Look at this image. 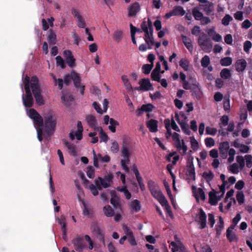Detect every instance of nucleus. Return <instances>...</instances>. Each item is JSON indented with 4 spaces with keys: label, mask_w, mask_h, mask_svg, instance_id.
Masks as SVG:
<instances>
[{
    "label": "nucleus",
    "mask_w": 252,
    "mask_h": 252,
    "mask_svg": "<svg viewBox=\"0 0 252 252\" xmlns=\"http://www.w3.org/2000/svg\"><path fill=\"white\" fill-rule=\"evenodd\" d=\"M29 116L33 120L37 131V138L39 141H42L43 135L45 138L48 139L54 134L57 125V118L53 112L49 111L44 116V122L43 118L33 108L29 110Z\"/></svg>",
    "instance_id": "obj_1"
},
{
    "label": "nucleus",
    "mask_w": 252,
    "mask_h": 252,
    "mask_svg": "<svg viewBox=\"0 0 252 252\" xmlns=\"http://www.w3.org/2000/svg\"><path fill=\"white\" fill-rule=\"evenodd\" d=\"M141 28L143 32H145L144 40L146 44L148 45V48L151 49L150 44H154V39L153 37L154 29L153 27V23L150 18L148 21L144 20L141 24Z\"/></svg>",
    "instance_id": "obj_2"
},
{
    "label": "nucleus",
    "mask_w": 252,
    "mask_h": 252,
    "mask_svg": "<svg viewBox=\"0 0 252 252\" xmlns=\"http://www.w3.org/2000/svg\"><path fill=\"white\" fill-rule=\"evenodd\" d=\"M31 87L32 94L35 99L36 102L39 105H42L44 104V100L41 94L39 80L37 76H33L31 78Z\"/></svg>",
    "instance_id": "obj_3"
},
{
    "label": "nucleus",
    "mask_w": 252,
    "mask_h": 252,
    "mask_svg": "<svg viewBox=\"0 0 252 252\" xmlns=\"http://www.w3.org/2000/svg\"><path fill=\"white\" fill-rule=\"evenodd\" d=\"M151 193L152 195L158 200L160 204L163 207H164L165 211L167 212V213L170 217V218L171 219H173V215L172 214V212L171 210L170 207L169 205L167 200L166 199L165 196L163 195L161 191L160 190H159L158 189L156 190L151 192Z\"/></svg>",
    "instance_id": "obj_4"
},
{
    "label": "nucleus",
    "mask_w": 252,
    "mask_h": 252,
    "mask_svg": "<svg viewBox=\"0 0 252 252\" xmlns=\"http://www.w3.org/2000/svg\"><path fill=\"white\" fill-rule=\"evenodd\" d=\"M198 43L201 48L206 52H210L213 47L211 40L207 37V35L202 33L201 36L198 39Z\"/></svg>",
    "instance_id": "obj_5"
},
{
    "label": "nucleus",
    "mask_w": 252,
    "mask_h": 252,
    "mask_svg": "<svg viewBox=\"0 0 252 252\" xmlns=\"http://www.w3.org/2000/svg\"><path fill=\"white\" fill-rule=\"evenodd\" d=\"M190 80L191 82L184 83V88L186 90H191L192 92V95L196 96L200 92L199 83L192 77L190 78Z\"/></svg>",
    "instance_id": "obj_6"
},
{
    "label": "nucleus",
    "mask_w": 252,
    "mask_h": 252,
    "mask_svg": "<svg viewBox=\"0 0 252 252\" xmlns=\"http://www.w3.org/2000/svg\"><path fill=\"white\" fill-rule=\"evenodd\" d=\"M91 229L93 234L96 236L99 241L104 244V233L101 230L97 222L93 223L91 224Z\"/></svg>",
    "instance_id": "obj_7"
},
{
    "label": "nucleus",
    "mask_w": 252,
    "mask_h": 252,
    "mask_svg": "<svg viewBox=\"0 0 252 252\" xmlns=\"http://www.w3.org/2000/svg\"><path fill=\"white\" fill-rule=\"evenodd\" d=\"M72 243L75 250L78 252H82L87 246L83 237L79 236L72 240Z\"/></svg>",
    "instance_id": "obj_8"
},
{
    "label": "nucleus",
    "mask_w": 252,
    "mask_h": 252,
    "mask_svg": "<svg viewBox=\"0 0 252 252\" xmlns=\"http://www.w3.org/2000/svg\"><path fill=\"white\" fill-rule=\"evenodd\" d=\"M139 84L140 86L139 87L135 88L136 90H142L143 91H148L150 90H154L153 85L151 83L150 80L148 78H144L141 79Z\"/></svg>",
    "instance_id": "obj_9"
},
{
    "label": "nucleus",
    "mask_w": 252,
    "mask_h": 252,
    "mask_svg": "<svg viewBox=\"0 0 252 252\" xmlns=\"http://www.w3.org/2000/svg\"><path fill=\"white\" fill-rule=\"evenodd\" d=\"M63 55L65 60L66 63L71 68L75 66V59L72 55L70 50H66L63 51Z\"/></svg>",
    "instance_id": "obj_10"
},
{
    "label": "nucleus",
    "mask_w": 252,
    "mask_h": 252,
    "mask_svg": "<svg viewBox=\"0 0 252 252\" xmlns=\"http://www.w3.org/2000/svg\"><path fill=\"white\" fill-rule=\"evenodd\" d=\"M113 177L114 176L113 174L109 173L107 175H105L104 178L98 177L97 180L101 184L103 188L106 189L109 188L110 186V185L112 183Z\"/></svg>",
    "instance_id": "obj_11"
},
{
    "label": "nucleus",
    "mask_w": 252,
    "mask_h": 252,
    "mask_svg": "<svg viewBox=\"0 0 252 252\" xmlns=\"http://www.w3.org/2000/svg\"><path fill=\"white\" fill-rule=\"evenodd\" d=\"M179 136V135L178 133L174 132V141L176 142L177 148L179 151L182 150V152L181 153L184 155L187 150V147L185 145L183 140L180 141Z\"/></svg>",
    "instance_id": "obj_12"
},
{
    "label": "nucleus",
    "mask_w": 252,
    "mask_h": 252,
    "mask_svg": "<svg viewBox=\"0 0 252 252\" xmlns=\"http://www.w3.org/2000/svg\"><path fill=\"white\" fill-rule=\"evenodd\" d=\"M140 10V5L138 2L131 4L128 8V16L133 17L136 15Z\"/></svg>",
    "instance_id": "obj_13"
},
{
    "label": "nucleus",
    "mask_w": 252,
    "mask_h": 252,
    "mask_svg": "<svg viewBox=\"0 0 252 252\" xmlns=\"http://www.w3.org/2000/svg\"><path fill=\"white\" fill-rule=\"evenodd\" d=\"M219 148L221 157L223 159L226 158L227 157L228 151L229 148V143L227 141L220 143Z\"/></svg>",
    "instance_id": "obj_14"
},
{
    "label": "nucleus",
    "mask_w": 252,
    "mask_h": 252,
    "mask_svg": "<svg viewBox=\"0 0 252 252\" xmlns=\"http://www.w3.org/2000/svg\"><path fill=\"white\" fill-rule=\"evenodd\" d=\"M164 123L167 130L166 137L168 138V136L173 137V135L170 128L171 127L173 129V114L171 115V120H169L168 119H165Z\"/></svg>",
    "instance_id": "obj_15"
},
{
    "label": "nucleus",
    "mask_w": 252,
    "mask_h": 252,
    "mask_svg": "<svg viewBox=\"0 0 252 252\" xmlns=\"http://www.w3.org/2000/svg\"><path fill=\"white\" fill-rule=\"evenodd\" d=\"M154 108V105L151 103L143 104L140 108L137 109L136 111V115L137 116H140L144 112H150L152 111Z\"/></svg>",
    "instance_id": "obj_16"
},
{
    "label": "nucleus",
    "mask_w": 252,
    "mask_h": 252,
    "mask_svg": "<svg viewBox=\"0 0 252 252\" xmlns=\"http://www.w3.org/2000/svg\"><path fill=\"white\" fill-rule=\"evenodd\" d=\"M187 252L179 238L174 235V252Z\"/></svg>",
    "instance_id": "obj_17"
},
{
    "label": "nucleus",
    "mask_w": 252,
    "mask_h": 252,
    "mask_svg": "<svg viewBox=\"0 0 252 252\" xmlns=\"http://www.w3.org/2000/svg\"><path fill=\"white\" fill-rule=\"evenodd\" d=\"M197 222L200 225V229H203L206 226V215L202 209H200L199 210Z\"/></svg>",
    "instance_id": "obj_18"
},
{
    "label": "nucleus",
    "mask_w": 252,
    "mask_h": 252,
    "mask_svg": "<svg viewBox=\"0 0 252 252\" xmlns=\"http://www.w3.org/2000/svg\"><path fill=\"white\" fill-rule=\"evenodd\" d=\"M199 7L201 9H202L208 15H210L214 10V5L211 2L201 3L199 5Z\"/></svg>",
    "instance_id": "obj_19"
},
{
    "label": "nucleus",
    "mask_w": 252,
    "mask_h": 252,
    "mask_svg": "<svg viewBox=\"0 0 252 252\" xmlns=\"http://www.w3.org/2000/svg\"><path fill=\"white\" fill-rule=\"evenodd\" d=\"M158 121L154 119H151L146 123L147 127L151 132H156L158 131Z\"/></svg>",
    "instance_id": "obj_20"
},
{
    "label": "nucleus",
    "mask_w": 252,
    "mask_h": 252,
    "mask_svg": "<svg viewBox=\"0 0 252 252\" xmlns=\"http://www.w3.org/2000/svg\"><path fill=\"white\" fill-rule=\"evenodd\" d=\"M63 144L67 148L68 153L70 155L75 156L77 155L76 146L72 143H70L65 140H63Z\"/></svg>",
    "instance_id": "obj_21"
},
{
    "label": "nucleus",
    "mask_w": 252,
    "mask_h": 252,
    "mask_svg": "<svg viewBox=\"0 0 252 252\" xmlns=\"http://www.w3.org/2000/svg\"><path fill=\"white\" fill-rule=\"evenodd\" d=\"M22 100L24 105L27 108H31L33 105V98L32 96H24V94H23Z\"/></svg>",
    "instance_id": "obj_22"
},
{
    "label": "nucleus",
    "mask_w": 252,
    "mask_h": 252,
    "mask_svg": "<svg viewBox=\"0 0 252 252\" xmlns=\"http://www.w3.org/2000/svg\"><path fill=\"white\" fill-rule=\"evenodd\" d=\"M58 222L62 226L63 238H64L66 235V223L65 217L63 216H61L60 218H58Z\"/></svg>",
    "instance_id": "obj_23"
},
{
    "label": "nucleus",
    "mask_w": 252,
    "mask_h": 252,
    "mask_svg": "<svg viewBox=\"0 0 252 252\" xmlns=\"http://www.w3.org/2000/svg\"><path fill=\"white\" fill-rule=\"evenodd\" d=\"M247 63L245 60H239L235 63L236 70L238 72H243L246 68Z\"/></svg>",
    "instance_id": "obj_24"
},
{
    "label": "nucleus",
    "mask_w": 252,
    "mask_h": 252,
    "mask_svg": "<svg viewBox=\"0 0 252 252\" xmlns=\"http://www.w3.org/2000/svg\"><path fill=\"white\" fill-rule=\"evenodd\" d=\"M71 75H72V80L73 81L75 87L79 88L81 84V78L80 76L74 71L71 72Z\"/></svg>",
    "instance_id": "obj_25"
},
{
    "label": "nucleus",
    "mask_w": 252,
    "mask_h": 252,
    "mask_svg": "<svg viewBox=\"0 0 252 252\" xmlns=\"http://www.w3.org/2000/svg\"><path fill=\"white\" fill-rule=\"evenodd\" d=\"M61 99L66 106H68L70 105V102L74 100V98L72 95L63 94L61 96Z\"/></svg>",
    "instance_id": "obj_26"
},
{
    "label": "nucleus",
    "mask_w": 252,
    "mask_h": 252,
    "mask_svg": "<svg viewBox=\"0 0 252 252\" xmlns=\"http://www.w3.org/2000/svg\"><path fill=\"white\" fill-rule=\"evenodd\" d=\"M86 120L88 125L91 127H94L97 125V122L95 117L93 115H87L86 117Z\"/></svg>",
    "instance_id": "obj_27"
},
{
    "label": "nucleus",
    "mask_w": 252,
    "mask_h": 252,
    "mask_svg": "<svg viewBox=\"0 0 252 252\" xmlns=\"http://www.w3.org/2000/svg\"><path fill=\"white\" fill-rule=\"evenodd\" d=\"M194 196L197 201H198L199 198H200L202 200H204L205 199V193L201 188H198L195 191H194Z\"/></svg>",
    "instance_id": "obj_28"
},
{
    "label": "nucleus",
    "mask_w": 252,
    "mask_h": 252,
    "mask_svg": "<svg viewBox=\"0 0 252 252\" xmlns=\"http://www.w3.org/2000/svg\"><path fill=\"white\" fill-rule=\"evenodd\" d=\"M95 129L97 130L99 132L100 142H106L108 140V137L102 128L101 127H97L95 128Z\"/></svg>",
    "instance_id": "obj_29"
},
{
    "label": "nucleus",
    "mask_w": 252,
    "mask_h": 252,
    "mask_svg": "<svg viewBox=\"0 0 252 252\" xmlns=\"http://www.w3.org/2000/svg\"><path fill=\"white\" fill-rule=\"evenodd\" d=\"M130 206L132 210H133L136 212H139L141 209L140 202L137 199L133 200L131 202Z\"/></svg>",
    "instance_id": "obj_30"
},
{
    "label": "nucleus",
    "mask_w": 252,
    "mask_h": 252,
    "mask_svg": "<svg viewBox=\"0 0 252 252\" xmlns=\"http://www.w3.org/2000/svg\"><path fill=\"white\" fill-rule=\"evenodd\" d=\"M48 35V41L50 44H55L56 43V35L52 30H50Z\"/></svg>",
    "instance_id": "obj_31"
},
{
    "label": "nucleus",
    "mask_w": 252,
    "mask_h": 252,
    "mask_svg": "<svg viewBox=\"0 0 252 252\" xmlns=\"http://www.w3.org/2000/svg\"><path fill=\"white\" fill-rule=\"evenodd\" d=\"M182 39L185 45L186 46L190 52H191L193 50V47L191 44V40L186 36H182Z\"/></svg>",
    "instance_id": "obj_32"
},
{
    "label": "nucleus",
    "mask_w": 252,
    "mask_h": 252,
    "mask_svg": "<svg viewBox=\"0 0 252 252\" xmlns=\"http://www.w3.org/2000/svg\"><path fill=\"white\" fill-rule=\"evenodd\" d=\"M220 76L222 79H228L231 77V74L228 69L223 68L220 72Z\"/></svg>",
    "instance_id": "obj_33"
},
{
    "label": "nucleus",
    "mask_w": 252,
    "mask_h": 252,
    "mask_svg": "<svg viewBox=\"0 0 252 252\" xmlns=\"http://www.w3.org/2000/svg\"><path fill=\"white\" fill-rule=\"evenodd\" d=\"M163 182L164 186V187L166 189V190L167 191V193L170 198L171 203L173 206V196L172 195V193L170 190L169 184H168V182L165 180H163Z\"/></svg>",
    "instance_id": "obj_34"
},
{
    "label": "nucleus",
    "mask_w": 252,
    "mask_h": 252,
    "mask_svg": "<svg viewBox=\"0 0 252 252\" xmlns=\"http://www.w3.org/2000/svg\"><path fill=\"white\" fill-rule=\"evenodd\" d=\"M103 212L105 215L108 217H112L114 214L113 209L110 205H107L103 207Z\"/></svg>",
    "instance_id": "obj_35"
},
{
    "label": "nucleus",
    "mask_w": 252,
    "mask_h": 252,
    "mask_svg": "<svg viewBox=\"0 0 252 252\" xmlns=\"http://www.w3.org/2000/svg\"><path fill=\"white\" fill-rule=\"evenodd\" d=\"M192 14L196 20H199L203 16V14L199 11L197 7H194L192 9Z\"/></svg>",
    "instance_id": "obj_36"
},
{
    "label": "nucleus",
    "mask_w": 252,
    "mask_h": 252,
    "mask_svg": "<svg viewBox=\"0 0 252 252\" xmlns=\"http://www.w3.org/2000/svg\"><path fill=\"white\" fill-rule=\"evenodd\" d=\"M209 202L212 205H215L218 203V199L215 193L210 192L209 194Z\"/></svg>",
    "instance_id": "obj_37"
},
{
    "label": "nucleus",
    "mask_w": 252,
    "mask_h": 252,
    "mask_svg": "<svg viewBox=\"0 0 252 252\" xmlns=\"http://www.w3.org/2000/svg\"><path fill=\"white\" fill-rule=\"evenodd\" d=\"M110 125L109 126V129L112 132L114 133L116 132V126H119V123L115 120L113 118H110Z\"/></svg>",
    "instance_id": "obj_38"
},
{
    "label": "nucleus",
    "mask_w": 252,
    "mask_h": 252,
    "mask_svg": "<svg viewBox=\"0 0 252 252\" xmlns=\"http://www.w3.org/2000/svg\"><path fill=\"white\" fill-rule=\"evenodd\" d=\"M123 32L121 30L116 31L113 34L114 39L117 42H119L122 39Z\"/></svg>",
    "instance_id": "obj_39"
},
{
    "label": "nucleus",
    "mask_w": 252,
    "mask_h": 252,
    "mask_svg": "<svg viewBox=\"0 0 252 252\" xmlns=\"http://www.w3.org/2000/svg\"><path fill=\"white\" fill-rule=\"evenodd\" d=\"M151 77L152 80L153 81H156L158 82H159L160 81L161 75L160 74V72H157L153 70L151 74Z\"/></svg>",
    "instance_id": "obj_40"
},
{
    "label": "nucleus",
    "mask_w": 252,
    "mask_h": 252,
    "mask_svg": "<svg viewBox=\"0 0 252 252\" xmlns=\"http://www.w3.org/2000/svg\"><path fill=\"white\" fill-rule=\"evenodd\" d=\"M153 66H154V64H144L142 67V69L143 70V72L145 74H149L150 73Z\"/></svg>",
    "instance_id": "obj_41"
},
{
    "label": "nucleus",
    "mask_w": 252,
    "mask_h": 252,
    "mask_svg": "<svg viewBox=\"0 0 252 252\" xmlns=\"http://www.w3.org/2000/svg\"><path fill=\"white\" fill-rule=\"evenodd\" d=\"M98 161L99 160L101 162L108 163L110 161V157L106 155L104 157L100 154H97Z\"/></svg>",
    "instance_id": "obj_42"
},
{
    "label": "nucleus",
    "mask_w": 252,
    "mask_h": 252,
    "mask_svg": "<svg viewBox=\"0 0 252 252\" xmlns=\"http://www.w3.org/2000/svg\"><path fill=\"white\" fill-rule=\"evenodd\" d=\"M110 203L113 205L115 209H118L120 210H122L121 205L119 202V198L114 199H113V198H111Z\"/></svg>",
    "instance_id": "obj_43"
},
{
    "label": "nucleus",
    "mask_w": 252,
    "mask_h": 252,
    "mask_svg": "<svg viewBox=\"0 0 252 252\" xmlns=\"http://www.w3.org/2000/svg\"><path fill=\"white\" fill-rule=\"evenodd\" d=\"M56 63L57 65L60 66L62 69L65 68L66 65L64 60L60 56H58L56 58Z\"/></svg>",
    "instance_id": "obj_44"
},
{
    "label": "nucleus",
    "mask_w": 252,
    "mask_h": 252,
    "mask_svg": "<svg viewBox=\"0 0 252 252\" xmlns=\"http://www.w3.org/2000/svg\"><path fill=\"white\" fill-rule=\"evenodd\" d=\"M220 63L222 66H228L232 63V59L230 57H225L220 60Z\"/></svg>",
    "instance_id": "obj_45"
},
{
    "label": "nucleus",
    "mask_w": 252,
    "mask_h": 252,
    "mask_svg": "<svg viewBox=\"0 0 252 252\" xmlns=\"http://www.w3.org/2000/svg\"><path fill=\"white\" fill-rule=\"evenodd\" d=\"M202 176L207 181H211L214 177V174L211 171L209 172H205L203 173Z\"/></svg>",
    "instance_id": "obj_46"
},
{
    "label": "nucleus",
    "mask_w": 252,
    "mask_h": 252,
    "mask_svg": "<svg viewBox=\"0 0 252 252\" xmlns=\"http://www.w3.org/2000/svg\"><path fill=\"white\" fill-rule=\"evenodd\" d=\"M179 65L185 70L187 71L188 70L189 61L186 59H182L179 62Z\"/></svg>",
    "instance_id": "obj_47"
},
{
    "label": "nucleus",
    "mask_w": 252,
    "mask_h": 252,
    "mask_svg": "<svg viewBox=\"0 0 252 252\" xmlns=\"http://www.w3.org/2000/svg\"><path fill=\"white\" fill-rule=\"evenodd\" d=\"M122 80L127 89H128V88H129L130 90L132 89V86L126 76L123 75L122 76Z\"/></svg>",
    "instance_id": "obj_48"
},
{
    "label": "nucleus",
    "mask_w": 252,
    "mask_h": 252,
    "mask_svg": "<svg viewBox=\"0 0 252 252\" xmlns=\"http://www.w3.org/2000/svg\"><path fill=\"white\" fill-rule=\"evenodd\" d=\"M87 176L90 179L94 178V169L92 166H89L87 167Z\"/></svg>",
    "instance_id": "obj_49"
},
{
    "label": "nucleus",
    "mask_w": 252,
    "mask_h": 252,
    "mask_svg": "<svg viewBox=\"0 0 252 252\" xmlns=\"http://www.w3.org/2000/svg\"><path fill=\"white\" fill-rule=\"evenodd\" d=\"M148 186L151 192L158 189V187H157L156 183L152 180H150L148 181Z\"/></svg>",
    "instance_id": "obj_50"
},
{
    "label": "nucleus",
    "mask_w": 252,
    "mask_h": 252,
    "mask_svg": "<svg viewBox=\"0 0 252 252\" xmlns=\"http://www.w3.org/2000/svg\"><path fill=\"white\" fill-rule=\"evenodd\" d=\"M236 198L240 204L244 202V194L242 191H238L236 194Z\"/></svg>",
    "instance_id": "obj_51"
},
{
    "label": "nucleus",
    "mask_w": 252,
    "mask_h": 252,
    "mask_svg": "<svg viewBox=\"0 0 252 252\" xmlns=\"http://www.w3.org/2000/svg\"><path fill=\"white\" fill-rule=\"evenodd\" d=\"M122 156L123 158L130 156L128 148L127 147V146L126 145L124 144V143L123 144V147H122Z\"/></svg>",
    "instance_id": "obj_52"
},
{
    "label": "nucleus",
    "mask_w": 252,
    "mask_h": 252,
    "mask_svg": "<svg viewBox=\"0 0 252 252\" xmlns=\"http://www.w3.org/2000/svg\"><path fill=\"white\" fill-rule=\"evenodd\" d=\"M185 14V11L181 6H177L174 8V15L183 16Z\"/></svg>",
    "instance_id": "obj_53"
},
{
    "label": "nucleus",
    "mask_w": 252,
    "mask_h": 252,
    "mask_svg": "<svg viewBox=\"0 0 252 252\" xmlns=\"http://www.w3.org/2000/svg\"><path fill=\"white\" fill-rule=\"evenodd\" d=\"M229 170L234 174H237L239 172V167L237 163H234L229 167Z\"/></svg>",
    "instance_id": "obj_54"
},
{
    "label": "nucleus",
    "mask_w": 252,
    "mask_h": 252,
    "mask_svg": "<svg viewBox=\"0 0 252 252\" xmlns=\"http://www.w3.org/2000/svg\"><path fill=\"white\" fill-rule=\"evenodd\" d=\"M201 65L206 67L210 63V59L208 56H205L201 60Z\"/></svg>",
    "instance_id": "obj_55"
},
{
    "label": "nucleus",
    "mask_w": 252,
    "mask_h": 252,
    "mask_svg": "<svg viewBox=\"0 0 252 252\" xmlns=\"http://www.w3.org/2000/svg\"><path fill=\"white\" fill-rule=\"evenodd\" d=\"M232 18L229 15H226L222 19V24L224 26H227L229 25L230 21L232 20Z\"/></svg>",
    "instance_id": "obj_56"
},
{
    "label": "nucleus",
    "mask_w": 252,
    "mask_h": 252,
    "mask_svg": "<svg viewBox=\"0 0 252 252\" xmlns=\"http://www.w3.org/2000/svg\"><path fill=\"white\" fill-rule=\"evenodd\" d=\"M236 161L239 163L240 168L243 169L245 166L244 158L242 156H238L236 157Z\"/></svg>",
    "instance_id": "obj_57"
},
{
    "label": "nucleus",
    "mask_w": 252,
    "mask_h": 252,
    "mask_svg": "<svg viewBox=\"0 0 252 252\" xmlns=\"http://www.w3.org/2000/svg\"><path fill=\"white\" fill-rule=\"evenodd\" d=\"M119 150V146L118 143L116 141H114L112 143V146L111 147V151L113 153H117L118 152Z\"/></svg>",
    "instance_id": "obj_58"
},
{
    "label": "nucleus",
    "mask_w": 252,
    "mask_h": 252,
    "mask_svg": "<svg viewBox=\"0 0 252 252\" xmlns=\"http://www.w3.org/2000/svg\"><path fill=\"white\" fill-rule=\"evenodd\" d=\"M206 132L208 134L214 135L217 132V129L216 128L207 126L206 128Z\"/></svg>",
    "instance_id": "obj_59"
},
{
    "label": "nucleus",
    "mask_w": 252,
    "mask_h": 252,
    "mask_svg": "<svg viewBox=\"0 0 252 252\" xmlns=\"http://www.w3.org/2000/svg\"><path fill=\"white\" fill-rule=\"evenodd\" d=\"M245 158L246 160V165L248 168L252 166V156L250 155H246Z\"/></svg>",
    "instance_id": "obj_60"
},
{
    "label": "nucleus",
    "mask_w": 252,
    "mask_h": 252,
    "mask_svg": "<svg viewBox=\"0 0 252 252\" xmlns=\"http://www.w3.org/2000/svg\"><path fill=\"white\" fill-rule=\"evenodd\" d=\"M205 142L207 147H211L215 145V141L212 138H206Z\"/></svg>",
    "instance_id": "obj_61"
},
{
    "label": "nucleus",
    "mask_w": 252,
    "mask_h": 252,
    "mask_svg": "<svg viewBox=\"0 0 252 252\" xmlns=\"http://www.w3.org/2000/svg\"><path fill=\"white\" fill-rule=\"evenodd\" d=\"M226 236L230 242H232L237 239L236 235L232 232H226Z\"/></svg>",
    "instance_id": "obj_62"
},
{
    "label": "nucleus",
    "mask_w": 252,
    "mask_h": 252,
    "mask_svg": "<svg viewBox=\"0 0 252 252\" xmlns=\"http://www.w3.org/2000/svg\"><path fill=\"white\" fill-rule=\"evenodd\" d=\"M93 105L94 109L98 113L102 114V110L101 109L100 105L96 102L94 101L93 103Z\"/></svg>",
    "instance_id": "obj_63"
},
{
    "label": "nucleus",
    "mask_w": 252,
    "mask_h": 252,
    "mask_svg": "<svg viewBox=\"0 0 252 252\" xmlns=\"http://www.w3.org/2000/svg\"><path fill=\"white\" fill-rule=\"evenodd\" d=\"M208 220L211 227H213L215 223V220L214 216L212 214L210 213L208 214Z\"/></svg>",
    "instance_id": "obj_64"
}]
</instances>
